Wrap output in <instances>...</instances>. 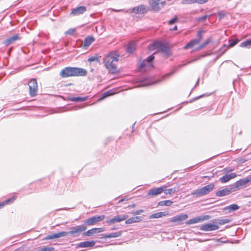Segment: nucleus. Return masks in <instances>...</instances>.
Masks as SVG:
<instances>
[{"instance_id": "59", "label": "nucleus", "mask_w": 251, "mask_h": 251, "mask_svg": "<svg viewBox=\"0 0 251 251\" xmlns=\"http://www.w3.org/2000/svg\"><path fill=\"white\" fill-rule=\"evenodd\" d=\"M112 10L114 11H116V12H119V11H123V10H116V9H112Z\"/></svg>"}, {"instance_id": "21", "label": "nucleus", "mask_w": 251, "mask_h": 251, "mask_svg": "<svg viewBox=\"0 0 251 251\" xmlns=\"http://www.w3.org/2000/svg\"><path fill=\"white\" fill-rule=\"evenodd\" d=\"M122 231H119L116 232H113L111 233L108 234H103L102 237L104 238L107 239V238H115V237H118L122 235Z\"/></svg>"}, {"instance_id": "10", "label": "nucleus", "mask_w": 251, "mask_h": 251, "mask_svg": "<svg viewBox=\"0 0 251 251\" xmlns=\"http://www.w3.org/2000/svg\"><path fill=\"white\" fill-rule=\"evenodd\" d=\"M128 218L127 215H117L113 218L107 221L106 223L108 224H113L115 223L120 222Z\"/></svg>"}, {"instance_id": "48", "label": "nucleus", "mask_w": 251, "mask_h": 251, "mask_svg": "<svg viewBox=\"0 0 251 251\" xmlns=\"http://www.w3.org/2000/svg\"><path fill=\"white\" fill-rule=\"evenodd\" d=\"M146 66L145 60L142 61L139 64V68L142 69Z\"/></svg>"}, {"instance_id": "16", "label": "nucleus", "mask_w": 251, "mask_h": 251, "mask_svg": "<svg viewBox=\"0 0 251 251\" xmlns=\"http://www.w3.org/2000/svg\"><path fill=\"white\" fill-rule=\"evenodd\" d=\"M132 12H134L139 14H144L147 13V10L146 6L144 5H141L132 8Z\"/></svg>"}, {"instance_id": "35", "label": "nucleus", "mask_w": 251, "mask_h": 251, "mask_svg": "<svg viewBox=\"0 0 251 251\" xmlns=\"http://www.w3.org/2000/svg\"><path fill=\"white\" fill-rule=\"evenodd\" d=\"M229 222L230 220L228 219H218L216 220V223L219 225H224L228 223Z\"/></svg>"}, {"instance_id": "51", "label": "nucleus", "mask_w": 251, "mask_h": 251, "mask_svg": "<svg viewBox=\"0 0 251 251\" xmlns=\"http://www.w3.org/2000/svg\"><path fill=\"white\" fill-rule=\"evenodd\" d=\"M173 74V73H168L166 75H165L163 76V79H165L166 77H168V76H170V75H172Z\"/></svg>"}, {"instance_id": "4", "label": "nucleus", "mask_w": 251, "mask_h": 251, "mask_svg": "<svg viewBox=\"0 0 251 251\" xmlns=\"http://www.w3.org/2000/svg\"><path fill=\"white\" fill-rule=\"evenodd\" d=\"M87 229V227L84 225L77 226H75L71 227L70 230L69 232H67L68 234L71 235L78 236L81 232L84 231Z\"/></svg>"}, {"instance_id": "38", "label": "nucleus", "mask_w": 251, "mask_h": 251, "mask_svg": "<svg viewBox=\"0 0 251 251\" xmlns=\"http://www.w3.org/2000/svg\"><path fill=\"white\" fill-rule=\"evenodd\" d=\"M210 39L206 40V41L203 44H202V45L200 46L197 48V50H200L201 49H202L204 48L206 46H207L208 44H209L210 43Z\"/></svg>"}, {"instance_id": "29", "label": "nucleus", "mask_w": 251, "mask_h": 251, "mask_svg": "<svg viewBox=\"0 0 251 251\" xmlns=\"http://www.w3.org/2000/svg\"><path fill=\"white\" fill-rule=\"evenodd\" d=\"M94 41V38L93 36H88L84 40L83 45L85 47H88Z\"/></svg>"}, {"instance_id": "12", "label": "nucleus", "mask_w": 251, "mask_h": 251, "mask_svg": "<svg viewBox=\"0 0 251 251\" xmlns=\"http://www.w3.org/2000/svg\"><path fill=\"white\" fill-rule=\"evenodd\" d=\"M233 188H226L222 190H219L216 192V196L217 197H223L229 195L233 191Z\"/></svg>"}, {"instance_id": "62", "label": "nucleus", "mask_w": 251, "mask_h": 251, "mask_svg": "<svg viewBox=\"0 0 251 251\" xmlns=\"http://www.w3.org/2000/svg\"><path fill=\"white\" fill-rule=\"evenodd\" d=\"M116 228L115 227H113L112 228V230H114V229H115Z\"/></svg>"}, {"instance_id": "32", "label": "nucleus", "mask_w": 251, "mask_h": 251, "mask_svg": "<svg viewBox=\"0 0 251 251\" xmlns=\"http://www.w3.org/2000/svg\"><path fill=\"white\" fill-rule=\"evenodd\" d=\"M87 100V97H74L70 99L72 101H84Z\"/></svg>"}, {"instance_id": "27", "label": "nucleus", "mask_w": 251, "mask_h": 251, "mask_svg": "<svg viewBox=\"0 0 251 251\" xmlns=\"http://www.w3.org/2000/svg\"><path fill=\"white\" fill-rule=\"evenodd\" d=\"M167 213L164 212H159L154 214H152L150 216V219L159 218L163 216H165L167 215Z\"/></svg>"}, {"instance_id": "18", "label": "nucleus", "mask_w": 251, "mask_h": 251, "mask_svg": "<svg viewBox=\"0 0 251 251\" xmlns=\"http://www.w3.org/2000/svg\"><path fill=\"white\" fill-rule=\"evenodd\" d=\"M239 208V206L236 204H232L229 206L225 207L223 210L226 213L235 211Z\"/></svg>"}, {"instance_id": "28", "label": "nucleus", "mask_w": 251, "mask_h": 251, "mask_svg": "<svg viewBox=\"0 0 251 251\" xmlns=\"http://www.w3.org/2000/svg\"><path fill=\"white\" fill-rule=\"evenodd\" d=\"M199 41L196 40L195 39L191 40L190 42H189L187 45L184 47L185 49H188L190 48H192L195 45L198 44Z\"/></svg>"}, {"instance_id": "30", "label": "nucleus", "mask_w": 251, "mask_h": 251, "mask_svg": "<svg viewBox=\"0 0 251 251\" xmlns=\"http://www.w3.org/2000/svg\"><path fill=\"white\" fill-rule=\"evenodd\" d=\"M173 202L170 200H166L160 201L158 203V205L160 206H170Z\"/></svg>"}, {"instance_id": "55", "label": "nucleus", "mask_w": 251, "mask_h": 251, "mask_svg": "<svg viewBox=\"0 0 251 251\" xmlns=\"http://www.w3.org/2000/svg\"><path fill=\"white\" fill-rule=\"evenodd\" d=\"M203 56H203V55H202V56H201V57H198V58H195V59H194V60H192V61H190V62H192L195 61H196V60H198L199 59H200L201 57H203Z\"/></svg>"}, {"instance_id": "45", "label": "nucleus", "mask_w": 251, "mask_h": 251, "mask_svg": "<svg viewBox=\"0 0 251 251\" xmlns=\"http://www.w3.org/2000/svg\"><path fill=\"white\" fill-rule=\"evenodd\" d=\"M208 0H194V3H198L199 4H202L206 2Z\"/></svg>"}, {"instance_id": "43", "label": "nucleus", "mask_w": 251, "mask_h": 251, "mask_svg": "<svg viewBox=\"0 0 251 251\" xmlns=\"http://www.w3.org/2000/svg\"><path fill=\"white\" fill-rule=\"evenodd\" d=\"M99 60V58L97 56H92L88 58V62H91L95 61H98Z\"/></svg>"}, {"instance_id": "39", "label": "nucleus", "mask_w": 251, "mask_h": 251, "mask_svg": "<svg viewBox=\"0 0 251 251\" xmlns=\"http://www.w3.org/2000/svg\"><path fill=\"white\" fill-rule=\"evenodd\" d=\"M144 212V210L143 209H140L139 210L132 211L131 212V214L134 215H139V214L143 213Z\"/></svg>"}, {"instance_id": "8", "label": "nucleus", "mask_w": 251, "mask_h": 251, "mask_svg": "<svg viewBox=\"0 0 251 251\" xmlns=\"http://www.w3.org/2000/svg\"><path fill=\"white\" fill-rule=\"evenodd\" d=\"M251 181V179L250 178L241 179L235 183L234 187L236 190L243 188L245 187L247 183Z\"/></svg>"}, {"instance_id": "7", "label": "nucleus", "mask_w": 251, "mask_h": 251, "mask_svg": "<svg viewBox=\"0 0 251 251\" xmlns=\"http://www.w3.org/2000/svg\"><path fill=\"white\" fill-rule=\"evenodd\" d=\"M210 218L209 215H203L200 217H197L193 219H190L186 222L187 225H191L200 222H202L204 221L208 220Z\"/></svg>"}, {"instance_id": "2", "label": "nucleus", "mask_w": 251, "mask_h": 251, "mask_svg": "<svg viewBox=\"0 0 251 251\" xmlns=\"http://www.w3.org/2000/svg\"><path fill=\"white\" fill-rule=\"evenodd\" d=\"M87 74V71L84 69L70 67H67L64 68L60 73V75L62 77L86 76Z\"/></svg>"}, {"instance_id": "36", "label": "nucleus", "mask_w": 251, "mask_h": 251, "mask_svg": "<svg viewBox=\"0 0 251 251\" xmlns=\"http://www.w3.org/2000/svg\"><path fill=\"white\" fill-rule=\"evenodd\" d=\"M230 179L229 178V176L227 175H226L225 176H224L223 177H221L220 178V180L222 183H226Z\"/></svg>"}, {"instance_id": "14", "label": "nucleus", "mask_w": 251, "mask_h": 251, "mask_svg": "<svg viewBox=\"0 0 251 251\" xmlns=\"http://www.w3.org/2000/svg\"><path fill=\"white\" fill-rule=\"evenodd\" d=\"M159 1L157 0H150L149 4L151 10L154 12H158L161 9Z\"/></svg>"}, {"instance_id": "6", "label": "nucleus", "mask_w": 251, "mask_h": 251, "mask_svg": "<svg viewBox=\"0 0 251 251\" xmlns=\"http://www.w3.org/2000/svg\"><path fill=\"white\" fill-rule=\"evenodd\" d=\"M104 218V215L95 216L87 219L84 222V223L87 225L92 226L99 222L102 221Z\"/></svg>"}, {"instance_id": "41", "label": "nucleus", "mask_w": 251, "mask_h": 251, "mask_svg": "<svg viewBox=\"0 0 251 251\" xmlns=\"http://www.w3.org/2000/svg\"><path fill=\"white\" fill-rule=\"evenodd\" d=\"M201 33H202L201 31H198V38L195 39L196 40L199 41V43H200L201 41V40H202V36H201Z\"/></svg>"}, {"instance_id": "34", "label": "nucleus", "mask_w": 251, "mask_h": 251, "mask_svg": "<svg viewBox=\"0 0 251 251\" xmlns=\"http://www.w3.org/2000/svg\"><path fill=\"white\" fill-rule=\"evenodd\" d=\"M15 197H13L11 198L8 199L7 200L5 201H4L0 203V208L4 206L5 204H7L9 202L13 201L15 200Z\"/></svg>"}, {"instance_id": "52", "label": "nucleus", "mask_w": 251, "mask_h": 251, "mask_svg": "<svg viewBox=\"0 0 251 251\" xmlns=\"http://www.w3.org/2000/svg\"><path fill=\"white\" fill-rule=\"evenodd\" d=\"M154 46H155V45H153V44L150 45L148 47L149 50H153L154 49Z\"/></svg>"}, {"instance_id": "44", "label": "nucleus", "mask_w": 251, "mask_h": 251, "mask_svg": "<svg viewBox=\"0 0 251 251\" xmlns=\"http://www.w3.org/2000/svg\"><path fill=\"white\" fill-rule=\"evenodd\" d=\"M220 19L223 18L226 16V13L224 11H220L218 13Z\"/></svg>"}, {"instance_id": "26", "label": "nucleus", "mask_w": 251, "mask_h": 251, "mask_svg": "<svg viewBox=\"0 0 251 251\" xmlns=\"http://www.w3.org/2000/svg\"><path fill=\"white\" fill-rule=\"evenodd\" d=\"M136 43L134 41H132L127 45L126 51L128 53H132L136 49Z\"/></svg>"}, {"instance_id": "23", "label": "nucleus", "mask_w": 251, "mask_h": 251, "mask_svg": "<svg viewBox=\"0 0 251 251\" xmlns=\"http://www.w3.org/2000/svg\"><path fill=\"white\" fill-rule=\"evenodd\" d=\"M99 230L98 232H100L103 231V229L101 228H94L90 230H88L87 232L84 233V236H90L92 235L93 234L96 233L97 231Z\"/></svg>"}, {"instance_id": "54", "label": "nucleus", "mask_w": 251, "mask_h": 251, "mask_svg": "<svg viewBox=\"0 0 251 251\" xmlns=\"http://www.w3.org/2000/svg\"><path fill=\"white\" fill-rule=\"evenodd\" d=\"M128 200V198H124V199H121V200H120V201H119V202H118V203L122 202H123V201H126V200Z\"/></svg>"}, {"instance_id": "17", "label": "nucleus", "mask_w": 251, "mask_h": 251, "mask_svg": "<svg viewBox=\"0 0 251 251\" xmlns=\"http://www.w3.org/2000/svg\"><path fill=\"white\" fill-rule=\"evenodd\" d=\"M86 11V8L85 6H81L78 7H76L72 10L71 14L74 15H78L83 14Z\"/></svg>"}, {"instance_id": "42", "label": "nucleus", "mask_w": 251, "mask_h": 251, "mask_svg": "<svg viewBox=\"0 0 251 251\" xmlns=\"http://www.w3.org/2000/svg\"><path fill=\"white\" fill-rule=\"evenodd\" d=\"M181 3L183 4L194 3V0H182Z\"/></svg>"}, {"instance_id": "20", "label": "nucleus", "mask_w": 251, "mask_h": 251, "mask_svg": "<svg viewBox=\"0 0 251 251\" xmlns=\"http://www.w3.org/2000/svg\"><path fill=\"white\" fill-rule=\"evenodd\" d=\"M20 37L18 34H15L13 36L7 38L4 42V44L6 46H8L9 45L14 43L15 41L20 39Z\"/></svg>"}, {"instance_id": "19", "label": "nucleus", "mask_w": 251, "mask_h": 251, "mask_svg": "<svg viewBox=\"0 0 251 251\" xmlns=\"http://www.w3.org/2000/svg\"><path fill=\"white\" fill-rule=\"evenodd\" d=\"M159 51L164 53L167 56H169L170 54V48L167 46H165L163 44H160L158 46Z\"/></svg>"}, {"instance_id": "56", "label": "nucleus", "mask_w": 251, "mask_h": 251, "mask_svg": "<svg viewBox=\"0 0 251 251\" xmlns=\"http://www.w3.org/2000/svg\"><path fill=\"white\" fill-rule=\"evenodd\" d=\"M203 96V95H202L199 96H198V97H197L195 98L194 99V100H198L199 99H200V98H202Z\"/></svg>"}, {"instance_id": "15", "label": "nucleus", "mask_w": 251, "mask_h": 251, "mask_svg": "<svg viewBox=\"0 0 251 251\" xmlns=\"http://www.w3.org/2000/svg\"><path fill=\"white\" fill-rule=\"evenodd\" d=\"M68 235L66 231H62L59 233H54L53 234L49 235L46 237V239L50 240L55 238H58L63 236Z\"/></svg>"}, {"instance_id": "60", "label": "nucleus", "mask_w": 251, "mask_h": 251, "mask_svg": "<svg viewBox=\"0 0 251 251\" xmlns=\"http://www.w3.org/2000/svg\"><path fill=\"white\" fill-rule=\"evenodd\" d=\"M111 94H108V93H107L105 94V96L104 97H106L107 96H110Z\"/></svg>"}, {"instance_id": "37", "label": "nucleus", "mask_w": 251, "mask_h": 251, "mask_svg": "<svg viewBox=\"0 0 251 251\" xmlns=\"http://www.w3.org/2000/svg\"><path fill=\"white\" fill-rule=\"evenodd\" d=\"M238 40L237 39H232L229 41V44L228 45V47H232L235 45H236L238 42Z\"/></svg>"}, {"instance_id": "9", "label": "nucleus", "mask_w": 251, "mask_h": 251, "mask_svg": "<svg viewBox=\"0 0 251 251\" xmlns=\"http://www.w3.org/2000/svg\"><path fill=\"white\" fill-rule=\"evenodd\" d=\"M219 229V226L212 224H206L201 226L200 229L202 231H213Z\"/></svg>"}, {"instance_id": "53", "label": "nucleus", "mask_w": 251, "mask_h": 251, "mask_svg": "<svg viewBox=\"0 0 251 251\" xmlns=\"http://www.w3.org/2000/svg\"><path fill=\"white\" fill-rule=\"evenodd\" d=\"M166 3V1H162L160 4V6L161 5V8L163 7Z\"/></svg>"}, {"instance_id": "13", "label": "nucleus", "mask_w": 251, "mask_h": 251, "mask_svg": "<svg viewBox=\"0 0 251 251\" xmlns=\"http://www.w3.org/2000/svg\"><path fill=\"white\" fill-rule=\"evenodd\" d=\"M188 217V215L186 214H181L170 218L169 219V222L172 223H179L187 219Z\"/></svg>"}, {"instance_id": "25", "label": "nucleus", "mask_w": 251, "mask_h": 251, "mask_svg": "<svg viewBox=\"0 0 251 251\" xmlns=\"http://www.w3.org/2000/svg\"><path fill=\"white\" fill-rule=\"evenodd\" d=\"M95 243L93 241H85L80 243L78 245V247L80 248H87L91 247L95 245Z\"/></svg>"}, {"instance_id": "11", "label": "nucleus", "mask_w": 251, "mask_h": 251, "mask_svg": "<svg viewBox=\"0 0 251 251\" xmlns=\"http://www.w3.org/2000/svg\"><path fill=\"white\" fill-rule=\"evenodd\" d=\"M163 190H164V187H162V186L161 187L152 188L148 191L147 196L154 197L161 194L163 192Z\"/></svg>"}, {"instance_id": "33", "label": "nucleus", "mask_w": 251, "mask_h": 251, "mask_svg": "<svg viewBox=\"0 0 251 251\" xmlns=\"http://www.w3.org/2000/svg\"><path fill=\"white\" fill-rule=\"evenodd\" d=\"M54 249L51 247L44 246L39 248L37 251H53Z\"/></svg>"}, {"instance_id": "49", "label": "nucleus", "mask_w": 251, "mask_h": 251, "mask_svg": "<svg viewBox=\"0 0 251 251\" xmlns=\"http://www.w3.org/2000/svg\"><path fill=\"white\" fill-rule=\"evenodd\" d=\"M227 175L228 176L230 179L234 178L236 176V174L234 173H230L229 174H228Z\"/></svg>"}, {"instance_id": "46", "label": "nucleus", "mask_w": 251, "mask_h": 251, "mask_svg": "<svg viewBox=\"0 0 251 251\" xmlns=\"http://www.w3.org/2000/svg\"><path fill=\"white\" fill-rule=\"evenodd\" d=\"M177 20V18L176 17L174 18L173 19L170 20L168 22V24L170 25H172L174 24Z\"/></svg>"}, {"instance_id": "50", "label": "nucleus", "mask_w": 251, "mask_h": 251, "mask_svg": "<svg viewBox=\"0 0 251 251\" xmlns=\"http://www.w3.org/2000/svg\"><path fill=\"white\" fill-rule=\"evenodd\" d=\"M154 56H153V55H151L148 58L147 61L148 62H151L154 59Z\"/></svg>"}, {"instance_id": "47", "label": "nucleus", "mask_w": 251, "mask_h": 251, "mask_svg": "<svg viewBox=\"0 0 251 251\" xmlns=\"http://www.w3.org/2000/svg\"><path fill=\"white\" fill-rule=\"evenodd\" d=\"M75 29L70 28L66 32V34L71 35V34H73L75 32Z\"/></svg>"}, {"instance_id": "3", "label": "nucleus", "mask_w": 251, "mask_h": 251, "mask_svg": "<svg viewBox=\"0 0 251 251\" xmlns=\"http://www.w3.org/2000/svg\"><path fill=\"white\" fill-rule=\"evenodd\" d=\"M214 187V184L210 183L204 187H203L202 188L196 190L192 193V195L199 197L203 196L209 193L213 189Z\"/></svg>"}, {"instance_id": "22", "label": "nucleus", "mask_w": 251, "mask_h": 251, "mask_svg": "<svg viewBox=\"0 0 251 251\" xmlns=\"http://www.w3.org/2000/svg\"><path fill=\"white\" fill-rule=\"evenodd\" d=\"M142 220V217L140 216L132 217L126 220V224H131L134 223H138L141 222Z\"/></svg>"}, {"instance_id": "31", "label": "nucleus", "mask_w": 251, "mask_h": 251, "mask_svg": "<svg viewBox=\"0 0 251 251\" xmlns=\"http://www.w3.org/2000/svg\"><path fill=\"white\" fill-rule=\"evenodd\" d=\"M240 47L242 48H250L251 47V38L241 43Z\"/></svg>"}, {"instance_id": "5", "label": "nucleus", "mask_w": 251, "mask_h": 251, "mask_svg": "<svg viewBox=\"0 0 251 251\" xmlns=\"http://www.w3.org/2000/svg\"><path fill=\"white\" fill-rule=\"evenodd\" d=\"M29 89V95L33 97L36 96L38 91L37 82L35 79H31L28 83Z\"/></svg>"}, {"instance_id": "40", "label": "nucleus", "mask_w": 251, "mask_h": 251, "mask_svg": "<svg viewBox=\"0 0 251 251\" xmlns=\"http://www.w3.org/2000/svg\"><path fill=\"white\" fill-rule=\"evenodd\" d=\"M208 17V15H204V16H202L201 17H199L197 19V20L198 21H204Z\"/></svg>"}, {"instance_id": "61", "label": "nucleus", "mask_w": 251, "mask_h": 251, "mask_svg": "<svg viewBox=\"0 0 251 251\" xmlns=\"http://www.w3.org/2000/svg\"><path fill=\"white\" fill-rule=\"evenodd\" d=\"M147 85L146 84H143L142 86H146Z\"/></svg>"}, {"instance_id": "24", "label": "nucleus", "mask_w": 251, "mask_h": 251, "mask_svg": "<svg viewBox=\"0 0 251 251\" xmlns=\"http://www.w3.org/2000/svg\"><path fill=\"white\" fill-rule=\"evenodd\" d=\"M162 187H164V190H163V192H164L165 194H166V195H168V194L171 195L172 194H174L177 191V190L179 188V187L177 186V187H175L174 188H172L167 189H166L167 186L165 185L163 186Z\"/></svg>"}, {"instance_id": "58", "label": "nucleus", "mask_w": 251, "mask_h": 251, "mask_svg": "<svg viewBox=\"0 0 251 251\" xmlns=\"http://www.w3.org/2000/svg\"><path fill=\"white\" fill-rule=\"evenodd\" d=\"M177 26H176V25H175V26H174V27L173 28V29H172V30H177Z\"/></svg>"}, {"instance_id": "1", "label": "nucleus", "mask_w": 251, "mask_h": 251, "mask_svg": "<svg viewBox=\"0 0 251 251\" xmlns=\"http://www.w3.org/2000/svg\"><path fill=\"white\" fill-rule=\"evenodd\" d=\"M119 55L116 52L112 51L103 58V63L105 67L111 73L117 71L116 63L119 60Z\"/></svg>"}, {"instance_id": "57", "label": "nucleus", "mask_w": 251, "mask_h": 251, "mask_svg": "<svg viewBox=\"0 0 251 251\" xmlns=\"http://www.w3.org/2000/svg\"><path fill=\"white\" fill-rule=\"evenodd\" d=\"M135 204H133L132 205H130L128 206V207H131V208H134V207H135Z\"/></svg>"}]
</instances>
